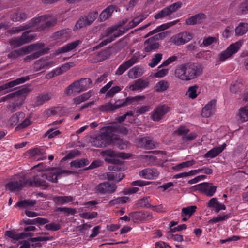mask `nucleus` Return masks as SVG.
Instances as JSON below:
<instances>
[{"label":"nucleus","mask_w":248,"mask_h":248,"mask_svg":"<svg viewBox=\"0 0 248 248\" xmlns=\"http://www.w3.org/2000/svg\"><path fill=\"white\" fill-rule=\"evenodd\" d=\"M57 22L56 18H50L49 16L44 15L33 18L26 24L13 27L9 32L11 33H17L36 26L39 31L44 30L54 26Z\"/></svg>","instance_id":"1"},{"label":"nucleus","mask_w":248,"mask_h":248,"mask_svg":"<svg viewBox=\"0 0 248 248\" xmlns=\"http://www.w3.org/2000/svg\"><path fill=\"white\" fill-rule=\"evenodd\" d=\"M61 173L56 171L47 172H39L32 177L27 179L29 186L41 187L44 189H46L49 186L47 181L52 183L58 182L57 177Z\"/></svg>","instance_id":"2"},{"label":"nucleus","mask_w":248,"mask_h":248,"mask_svg":"<svg viewBox=\"0 0 248 248\" xmlns=\"http://www.w3.org/2000/svg\"><path fill=\"white\" fill-rule=\"evenodd\" d=\"M202 73L201 66L193 63H184L175 69V77L184 81H189L196 78Z\"/></svg>","instance_id":"3"},{"label":"nucleus","mask_w":248,"mask_h":248,"mask_svg":"<svg viewBox=\"0 0 248 248\" xmlns=\"http://www.w3.org/2000/svg\"><path fill=\"white\" fill-rule=\"evenodd\" d=\"M29 90L27 88H22L16 92L12 93L10 102L7 107L11 112L17 110L23 104V102L29 94Z\"/></svg>","instance_id":"4"},{"label":"nucleus","mask_w":248,"mask_h":248,"mask_svg":"<svg viewBox=\"0 0 248 248\" xmlns=\"http://www.w3.org/2000/svg\"><path fill=\"white\" fill-rule=\"evenodd\" d=\"M44 46L45 44L44 43L38 42L23 46L20 48V50L22 55L35 51L25 58L26 61H29L37 59L40 56L46 53L47 49L44 48Z\"/></svg>","instance_id":"5"},{"label":"nucleus","mask_w":248,"mask_h":248,"mask_svg":"<svg viewBox=\"0 0 248 248\" xmlns=\"http://www.w3.org/2000/svg\"><path fill=\"white\" fill-rule=\"evenodd\" d=\"M128 31V28L125 27L120 28V26H116L108 28L104 32L106 39L100 43L99 46H103L113 41L116 38L118 37Z\"/></svg>","instance_id":"6"},{"label":"nucleus","mask_w":248,"mask_h":248,"mask_svg":"<svg viewBox=\"0 0 248 248\" xmlns=\"http://www.w3.org/2000/svg\"><path fill=\"white\" fill-rule=\"evenodd\" d=\"M113 134L109 130L92 138V145L96 147H105L112 143Z\"/></svg>","instance_id":"7"},{"label":"nucleus","mask_w":248,"mask_h":248,"mask_svg":"<svg viewBox=\"0 0 248 248\" xmlns=\"http://www.w3.org/2000/svg\"><path fill=\"white\" fill-rule=\"evenodd\" d=\"M28 186L27 179L24 176L18 175L14 177L13 180L7 183L5 187L11 192L21 190Z\"/></svg>","instance_id":"8"},{"label":"nucleus","mask_w":248,"mask_h":248,"mask_svg":"<svg viewBox=\"0 0 248 248\" xmlns=\"http://www.w3.org/2000/svg\"><path fill=\"white\" fill-rule=\"evenodd\" d=\"M243 41L239 40L230 45L225 50L221 52L218 55V61L222 62L231 58L240 48Z\"/></svg>","instance_id":"9"},{"label":"nucleus","mask_w":248,"mask_h":248,"mask_svg":"<svg viewBox=\"0 0 248 248\" xmlns=\"http://www.w3.org/2000/svg\"><path fill=\"white\" fill-rule=\"evenodd\" d=\"M98 12L93 11L89 13L87 15L82 16L77 21L75 28L80 29L92 24L98 16Z\"/></svg>","instance_id":"10"},{"label":"nucleus","mask_w":248,"mask_h":248,"mask_svg":"<svg viewBox=\"0 0 248 248\" xmlns=\"http://www.w3.org/2000/svg\"><path fill=\"white\" fill-rule=\"evenodd\" d=\"M193 33L189 31L181 32L174 35L172 38V42L177 46L184 45L190 41L193 37Z\"/></svg>","instance_id":"11"},{"label":"nucleus","mask_w":248,"mask_h":248,"mask_svg":"<svg viewBox=\"0 0 248 248\" xmlns=\"http://www.w3.org/2000/svg\"><path fill=\"white\" fill-rule=\"evenodd\" d=\"M182 6V3L180 1L175 2L169 6H167L158 13L155 14L154 16V18L156 19L162 18L167 16L171 15L172 13L175 12L179 8H181Z\"/></svg>","instance_id":"12"},{"label":"nucleus","mask_w":248,"mask_h":248,"mask_svg":"<svg viewBox=\"0 0 248 248\" xmlns=\"http://www.w3.org/2000/svg\"><path fill=\"white\" fill-rule=\"evenodd\" d=\"M196 190L200 191L208 197L213 196L215 193L217 186H213L212 183H202L193 186Z\"/></svg>","instance_id":"13"},{"label":"nucleus","mask_w":248,"mask_h":248,"mask_svg":"<svg viewBox=\"0 0 248 248\" xmlns=\"http://www.w3.org/2000/svg\"><path fill=\"white\" fill-rule=\"evenodd\" d=\"M30 79V77L27 76L18 78L14 80L6 83L0 86V91L1 92V94H4L11 91L10 88L21 84Z\"/></svg>","instance_id":"14"},{"label":"nucleus","mask_w":248,"mask_h":248,"mask_svg":"<svg viewBox=\"0 0 248 248\" xmlns=\"http://www.w3.org/2000/svg\"><path fill=\"white\" fill-rule=\"evenodd\" d=\"M170 108L166 105H162L154 109L151 118L154 121H159L170 111Z\"/></svg>","instance_id":"15"},{"label":"nucleus","mask_w":248,"mask_h":248,"mask_svg":"<svg viewBox=\"0 0 248 248\" xmlns=\"http://www.w3.org/2000/svg\"><path fill=\"white\" fill-rule=\"evenodd\" d=\"M117 186L114 184H110L109 182H105L100 183L96 187V191L102 194L113 193L116 189Z\"/></svg>","instance_id":"16"},{"label":"nucleus","mask_w":248,"mask_h":248,"mask_svg":"<svg viewBox=\"0 0 248 248\" xmlns=\"http://www.w3.org/2000/svg\"><path fill=\"white\" fill-rule=\"evenodd\" d=\"M126 105V102L116 101L114 104L108 102L101 105L98 109L102 112L113 111L122 106Z\"/></svg>","instance_id":"17"},{"label":"nucleus","mask_w":248,"mask_h":248,"mask_svg":"<svg viewBox=\"0 0 248 248\" xmlns=\"http://www.w3.org/2000/svg\"><path fill=\"white\" fill-rule=\"evenodd\" d=\"M139 58L136 56H132L128 60L124 62L121 64L115 72V74L117 75H121L123 74L128 68L133 65L135 63L138 62Z\"/></svg>","instance_id":"18"},{"label":"nucleus","mask_w":248,"mask_h":248,"mask_svg":"<svg viewBox=\"0 0 248 248\" xmlns=\"http://www.w3.org/2000/svg\"><path fill=\"white\" fill-rule=\"evenodd\" d=\"M206 19V16L202 13H198L186 19L185 23L188 25L201 24Z\"/></svg>","instance_id":"19"},{"label":"nucleus","mask_w":248,"mask_h":248,"mask_svg":"<svg viewBox=\"0 0 248 248\" xmlns=\"http://www.w3.org/2000/svg\"><path fill=\"white\" fill-rule=\"evenodd\" d=\"M159 174V171L155 168L145 169L140 171L139 172L140 176L147 179H152L156 178Z\"/></svg>","instance_id":"20"},{"label":"nucleus","mask_w":248,"mask_h":248,"mask_svg":"<svg viewBox=\"0 0 248 248\" xmlns=\"http://www.w3.org/2000/svg\"><path fill=\"white\" fill-rule=\"evenodd\" d=\"M54 65L52 61H48L44 59H40L35 62L33 69L34 71H38L42 69H46L52 67Z\"/></svg>","instance_id":"21"},{"label":"nucleus","mask_w":248,"mask_h":248,"mask_svg":"<svg viewBox=\"0 0 248 248\" xmlns=\"http://www.w3.org/2000/svg\"><path fill=\"white\" fill-rule=\"evenodd\" d=\"M53 97L54 95L52 93L40 94L36 97L34 106L35 107L41 106L50 100Z\"/></svg>","instance_id":"22"},{"label":"nucleus","mask_w":248,"mask_h":248,"mask_svg":"<svg viewBox=\"0 0 248 248\" xmlns=\"http://www.w3.org/2000/svg\"><path fill=\"white\" fill-rule=\"evenodd\" d=\"M116 8V6L114 5H110L106 8L100 14L98 20L100 22H103L108 19L112 16Z\"/></svg>","instance_id":"23"},{"label":"nucleus","mask_w":248,"mask_h":248,"mask_svg":"<svg viewBox=\"0 0 248 248\" xmlns=\"http://www.w3.org/2000/svg\"><path fill=\"white\" fill-rule=\"evenodd\" d=\"M130 215L134 220H140L141 221L151 220L153 218L152 214L147 211L133 212Z\"/></svg>","instance_id":"24"},{"label":"nucleus","mask_w":248,"mask_h":248,"mask_svg":"<svg viewBox=\"0 0 248 248\" xmlns=\"http://www.w3.org/2000/svg\"><path fill=\"white\" fill-rule=\"evenodd\" d=\"M215 104V100H212L209 102L202 109V117L206 118L210 117L214 113Z\"/></svg>","instance_id":"25"},{"label":"nucleus","mask_w":248,"mask_h":248,"mask_svg":"<svg viewBox=\"0 0 248 248\" xmlns=\"http://www.w3.org/2000/svg\"><path fill=\"white\" fill-rule=\"evenodd\" d=\"M5 235L14 240H18L19 239L24 238L25 237L28 236H32L33 233L31 232H23L20 233V234H18L16 232L14 231H7L5 232Z\"/></svg>","instance_id":"26"},{"label":"nucleus","mask_w":248,"mask_h":248,"mask_svg":"<svg viewBox=\"0 0 248 248\" xmlns=\"http://www.w3.org/2000/svg\"><path fill=\"white\" fill-rule=\"evenodd\" d=\"M207 206L209 208H214L217 213H218L221 210H225V206L220 203L217 198L211 199L207 204Z\"/></svg>","instance_id":"27"},{"label":"nucleus","mask_w":248,"mask_h":248,"mask_svg":"<svg viewBox=\"0 0 248 248\" xmlns=\"http://www.w3.org/2000/svg\"><path fill=\"white\" fill-rule=\"evenodd\" d=\"M144 73L143 68L140 66H136L130 69L127 73L128 77L132 79L138 78Z\"/></svg>","instance_id":"28"},{"label":"nucleus","mask_w":248,"mask_h":248,"mask_svg":"<svg viewBox=\"0 0 248 248\" xmlns=\"http://www.w3.org/2000/svg\"><path fill=\"white\" fill-rule=\"evenodd\" d=\"M225 147V144H223V145L218 147H215L207 152L204 155V157L205 158H210L215 157L224 150Z\"/></svg>","instance_id":"29"},{"label":"nucleus","mask_w":248,"mask_h":248,"mask_svg":"<svg viewBox=\"0 0 248 248\" xmlns=\"http://www.w3.org/2000/svg\"><path fill=\"white\" fill-rule=\"evenodd\" d=\"M81 43L79 40H76L75 41L71 42L67 45L59 48L57 50V53L60 54L62 53H65L71 51L76 48L78 45Z\"/></svg>","instance_id":"30"},{"label":"nucleus","mask_w":248,"mask_h":248,"mask_svg":"<svg viewBox=\"0 0 248 248\" xmlns=\"http://www.w3.org/2000/svg\"><path fill=\"white\" fill-rule=\"evenodd\" d=\"M83 92L79 80L76 81L70 85L67 88L66 93L67 95L72 94L76 92Z\"/></svg>","instance_id":"31"},{"label":"nucleus","mask_w":248,"mask_h":248,"mask_svg":"<svg viewBox=\"0 0 248 248\" xmlns=\"http://www.w3.org/2000/svg\"><path fill=\"white\" fill-rule=\"evenodd\" d=\"M148 82L142 79H138L135 81L133 84L129 86V89L132 91L140 90L145 88L148 86Z\"/></svg>","instance_id":"32"},{"label":"nucleus","mask_w":248,"mask_h":248,"mask_svg":"<svg viewBox=\"0 0 248 248\" xmlns=\"http://www.w3.org/2000/svg\"><path fill=\"white\" fill-rule=\"evenodd\" d=\"M25 118V114L23 112H18L13 115L9 119L8 124L11 126H15L20 121Z\"/></svg>","instance_id":"33"},{"label":"nucleus","mask_w":248,"mask_h":248,"mask_svg":"<svg viewBox=\"0 0 248 248\" xmlns=\"http://www.w3.org/2000/svg\"><path fill=\"white\" fill-rule=\"evenodd\" d=\"M23 222L26 225H35L37 224L44 225L47 223L49 220L46 218L38 217L33 219H27L26 220H23Z\"/></svg>","instance_id":"34"},{"label":"nucleus","mask_w":248,"mask_h":248,"mask_svg":"<svg viewBox=\"0 0 248 248\" xmlns=\"http://www.w3.org/2000/svg\"><path fill=\"white\" fill-rule=\"evenodd\" d=\"M140 141L142 146L147 149H152L155 147V143L149 137H144L141 139Z\"/></svg>","instance_id":"35"},{"label":"nucleus","mask_w":248,"mask_h":248,"mask_svg":"<svg viewBox=\"0 0 248 248\" xmlns=\"http://www.w3.org/2000/svg\"><path fill=\"white\" fill-rule=\"evenodd\" d=\"M248 31V23H240L235 29L236 36H241L244 34Z\"/></svg>","instance_id":"36"},{"label":"nucleus","mask_w":248,"mask_h":248,"mask_svg":"<svg viewBox=\"0 0 248 248\" xmlns=\"http://www.w3.org/2000/svg\"><path fill=\"white\" fill-rule=\"evenodd\" d=\"M74 197L69 196H56L54 197V200L55 202L59 205H62L74 201Z\"/></svg>","instance_id":"37"},{"label":"nucleus","mask_w":248,"mask_h":248,"mask_svg":"<svg viewBox=\"0 0 248 248\" xmlns=\"http://www.w3.org/2000/svg\"><path fill=\"white\" fill-rule=\"evenodd\" d=\"M239 119L242 122L248 120V105L239 108L237 114Z\"/></svg>","instance_id":"38"},{"label":"nucleus","mask_w":248,"mask_h":248,"mask_svg":"<svg viewBox=\"0 0 248 248\" xmlns=\"http://www.w3.org/2000/svg\"><path fill=\"white\" fill-rule=\"evenodd\" d=\"M69 30H61L55 32L53 36V38L55 40L61 39L62 40L65 41L69 36Z\"/></svg>","instance_id":"39"},{"label":"nucleus","mask_w":248,"mask_h":248,"mask_svg":"<svg viewBox=\"0 0 248 248\" xmlns=\"http://www.w3.org/2000/svg\"><path fill=\"white\" fill-rule=\"evenodd\" d=\"M36 203L34 200H24L19 201L16 203V206L21 208L32 207Z\"/></svg>","instance_id":"40"},{"label":"nucleus","mask_w":248,"mask_h":248,"mask_svg":"<svg viewBox=\"0 0 248 248\" xmlns=\"http://www.w3.org/2000/svg\"><path fill=\"white\" fill-rule=\"evenodd\" d=\"M169 87V82L167 81L162 80L157 83L154 89L155 91L160 92L166 90Z\"/></svg>","instance_id":"41"},{"label":"nucleus","mask_w":248,"mask_h":248,"mask_svg":"<svg viewBox=\"0 0 248 248\" xmlns=\"http://www.w3.org/2000/svg\"><path fill=\"white\" fill-rule=\"evenodd\" d=\"M129 200L130 198L128 197L124 196L118 197L110 200L109 202V205L112 206L116 204H124L126 203L128 201H129Z\"/></svg>","instance_id":"42"},{"label":"nucleus","mask_w":248,"mask_h":248,"mask_svg":"<svg viewBox=\"0 0 248 248\" xmlns=\"http://www.w3.org/2000/svg\"><path fill=\"white\" fill-rule=\"evenodd\" d=\"M28 15L26 13L21 11L15 12L11 16V19L13 21L24 20L27 18Z\"/></svg>","instance_id":"43"},{"label":"nucleus","mask_w":248,"mask_h":248,"mask_svg":"<svg viewBox=\"0 0 248 248\" xmlns=\"http://www.w3.org/2000/svg\"><path fill=\"white\" fill-rule=\"evenodd\" d=\"M170 31H168L159 33L146 40V43H148L149 41H154L155 40L163 39L166 37L169 36L170 34Z\"/></svg>","instance_id":"44"},{"label":"nucleus","mask_w":248,"mask_h":248,"mask_svg":"<svg viewBox=\"0 0 248 248\" xmlns=\"http://www.w3.org/2000/svg\"><path fill=\"white\" fill-rule=\"evenodd\" d=\"M198 86L194 85L188 88V91L186 93L190 98L195 99L199 94L200 92H198Z\"/></svg>","instance_id":"45"},{"label":"nucleus","mask_w":248,"mask_h":248,"mask_svg":"<svg viewBox=\"0 0 248 248\" xmlns=\"http://www.w3.org/2000/svg\"><path fill=\"white\" fill-rule=\"evenodd\" d=\"M89 163V161L87 159L83 158L72 161L70 164L72 167H75L76 168H81L87 165Z\"/></svg>","instance_id":"46"},{"label":"nucleus","mask_w":248,"mask_h":248,"mask_svg":"<svg viewBox=\"0 0 248 248\" xmlns=\"http://www.w3.org/2000/svg\"><path fill=\"white\" fill-rule=\"evenodd\" d=\"M197 207L196 206H190L187 207H184L182 210L181 216L182 217H191L195 212Z\"/></svg>","instance_id":"47"},{"label":"nucleus","mask_w":248,"mask_h":248,"mask_svg":"<svg viewBox=\"0 0 248 248\" xmlns=\"http://www.w3.org/2000/svg\"><path fill=\"white\" fill-rule=\"evenodd\" d=\"M217 42V39L216 37L209 36L204 38L202 43L200 45V46L201 47H206L212 44H216Z\"/></svg>","instance_id":"48"},{"label":"nucleus","mask_w":248,"mask_h":248,"mask_svg":"<svg viewBox=\"0 0 248 248\" xmlns=\"http://www.w3.org/2000/svg\"><path fill=\"white\" fill-rule=\"evenodd\" d=\"M143 16H140L134 18L132 21L129 22L128 25L125 26L126 28H128V31L131 28H133L144 20Z\"/></svg>","instance_id":"49"},{"label":"nucleus","mask_w":248,"mask_h":248,"mask_svg":"<svg viewBox=\"0 0 248 248\" xmlns=\"http://www.w3.org/2000/svg\"><path fill=\"white\" fill-rule=\"evenodd\" d=\"M144 45H146L144 48L146 52H150L152 50H155L158 48L159 46V44L158 43L154 42V41H149L148 43H146L145 41Z\"/></svg>","instance_id":"50"},{"label":"nucleus","mask_w":248,"mask_h":248,"mask_svg":"<svg viewBox=\"0 0 248 248\" xmlns=\"http://www.w3.org/2000/svg\"><path fill=\"white\" fill-rule=\"evenodd\" d=\"M75 65V63L74 62H70L63 64L62 66L56 68V71H58L57 74L59 75L66 72L69 70L70 68L74 67Z\"/></svg>","instance_id":"51"},{"label":"nucleus","mask_w":248,"mask_h":248,"mask_svg":"<svg viewBox=\"0 0 248 248\" xmlns=\"http://www.w3.org/2000/svg\"><path fill=\"white\" fill-rule=\"evenodd\" d=\"M20 37L23 44H25L32 41L34 37V35L31 34L30 31H26Z\"/></svg>","instance_id":"52"},{"label":"nucleus","mask_w":248,"mask_h":248,"mask_svg":"<svg viewBox=\"0 0 248 248\" xmlns=\"http://www.w3.org/2000/svg\"><path fill=\"white\" fill-rule=\"evenodd\" d=\"M243 87V84L240 82L236 81L230 86V91L232 93H238Z\"/></svg>","instance_id":"53"},{"label":"nucleus","mask_w":248,"mask_h":248,"mask_svg":"<svg viewBox=\"0 0 248 248\" xmlns=\"http://www.w3.org/2000/svg\"><path fill=\"white\" fill-rule=\"evenodd\" d=\"M78 80L80 82V87L82 88L83 91H84L89 88L90 87V85L92 83L91 79L89 78H81Z\"/></svg>","instance_id":"54"},{"label":"nucleus","mask_w":248,"mask_h":248,"mask_svg":"<svg viewBox=\"0 0 248 248\" xmlns=\"http://www.w3.org/2000/svg\"><path fill=\"white\" fill-rule=\"evenodd\" d=\"M238 12L239 14L245 15L248 13V0H244L239 6Z\"/></svg>","instance_id":"55"},{"label":"nucleus","mask_w":248,"mask_h":248,"mask_svg":"<svg viewBox=\"0 0 248 248\" xmlns=\"http://www.w3.org/2000/svg\"><path fill=\"white\" fill-rule=\"evenodd\" d=\"M137 205L139 207L151 208L152 205L150 204L148 197H143L137 201Z\"/></svg>","instance_id":"56"},{"label":"nucleus","mask_w":248,"mask_h":248,"mask_svg":"<svg viewBox=\"0 0 248 248\" xmlns=\"http://www.w3.org/2000/svg\"><path fill=\"white\" fill-rule=\"evenodd\" d=\"M162 58V54L161 53L156 54L155 56L152 59L151 62L149 63V65L153 68L158 64L159 62Z\"/></svg>","instance_id":"57"},{"label":"nucleus","mask_w":248,"mask_h":248,"mask_svg":"<svg viewBox=\"0 0 248 248\" xmlns=\"http://www.w3.org/2000/svg\"><path fill=\"white\" fill-rule=\"evenodd\" d=\"M195 161L194 160L184 162L176 165L174 167V168L179 170L180 169L182 168L188 167L189 166H192L195 164Z\"/></svg>","instance_id":"58"},{"label":"nucleus","mask_w":248,"mask_h":248,"mask_svg":"<svg viewBox=\"0 0 248 248\" xmlns=\"http://www.w3.org/2000/svg\"><path fill=\"white\" fill-rule=\"evenodd\" d=\"M9 43L11 44V45L14 47H17L24 45L21 40V37H15L9 40Z\"/></svg>","instance_id":"59"},{"label":"nucleus","mask_w":248,"mask_h":248,"mask_svg":"<svg viewBox=\"0 0 248 248\" xmlns=\"http://www.w3.org/2000/svg\"><path fill=\"white\" fill-rule=\"evenodd\" d=\"M81 217L85 219H93L95 218L97 216V212H84L79 214Z\"/></svg>","instance_id":"60"},{"label":"nucleus","mask_w":248,"mask_h":248,"mask_svg":"<svg viewBox=\"0 0 248 248\" xmlns=\"http://www.w3.org/2000/svg\"><path fill=\"white\" fill-rule=\"evenodd\" d=\"M233 27L232 26H227L223 32L222 35L224 37L228 38L231 36L233 33Z\"/></svg>","instance_id":"61"},{"label":"nucleus","mask_w":248,"mask_h":248,"mask_svg":"<svg viewBox=\"0 0 248 248\" xmlns=\"http://www.w3.org/2000/svg\"><path fill=\"white\" fill-rule=\"evenodd\" d=\"M31 124V122L29 119L26 118L17 126L16 128V130H19L22 129H24L30 125Z\"/></svg>","instance_id":"62"},{"label":"nucleus","mask_w":248,"mask_h":248,"mask_svg":"<svg viewBox=\"0 0 248 248\" xmlns=\"http://www.w3.org/2000/svg\"><path fill=\"white\" fill-rule=\"evenodd\" d=\"M189 131V130L186 127L180 126L176 131H175V133L178 135L181 136L182 140H183V137L186 136Z\"/></svg>","instance_id":"63"},{"label":"nucleus","mask_w":248,"mask_h":248,"mask_svg":"<svg viewBox=\"0 0 248 248\" xmlns=\"http://www.w3.org/2000/svg\"><path fill=\"white\" fill-rule=\"evenodd\" d=\"M120 90L121 88L119 86H116L113 87L110 90L107 92L106 96L108 97L113 96L115 93L120 91Z\"/></svg>","instance_id":"64"}]
</instances>
